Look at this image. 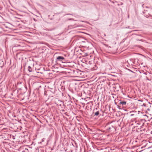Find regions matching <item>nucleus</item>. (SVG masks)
Wrapping results in <instances>:
<instances>
[{
	"label": "nucleus",
	"mask_w": 152,
	"mask_h": 152,
	"mask_svg": "<svg viewBox=\"0 0 152 152\" xmlns=\"http://www.w3.org/2000/svg\"><path fill=\"white\" fill-rule=\"evenodd\" d=\"M64 58L62 56H58L56 58V60L57 61H61L62 60H64Z\"/></svg>",
	"instance_id": "f257e3e1"
},
{
	"label": "nucleus",
	"mask_w": 152,
	"mask_h": 152,
	"mask_svg": "<svg viewBox=\"0 0 152 152\" xmlns=\"http://www.w3.org/2000/svg\"><path fill=\"white\" fill-rule=\"evenodd\" d=\"M120 104H121L122 105H125L126 104V102L125 101L121 102H120Z\"/></svg>",
	"instance_id": "f03ea898"
},
{
	"label": "nucleus",
	"mask_w": 152,
	"mask_h": 152,
	"mask_svg": "<svg viewBox=\"0 0 152 152\" xmlns=\"http://www.w3.org/2000/svg\"><path fill=\"white\" fill-rule=\"evenodd\" d=\"M28 71L29 72H31V71H32V69H31V67L30 66H29L28 67Z\"/></svg>",
	"instance_id": "7ed1b4c3"
},
{
	"label": "nucleus",
	"mask_w": 152,
	"mask_h": 152,
	"mask_svg": "<svg viewBox=\"0 0 152 152\" xmlns=\"http://www.w3.org/2000/svg\"><path fill=\"white\" fill-rule=\"evenodd\" d=\"M99 111H97L96 112L95 114H94V115H99Z\"/></svg>",
	"instance_id": "20e7f679"
},
{
	"label": "nucleus",
	"mask_w": 152,
	"mask_h": 152,
	"mask_svg": "<svg viewBox=\"0 0 152 152\" xmlns=\"http://www.w3.org/2000/svg\"><path fill=\"white\" fill-rule=\"evenodd\" d=\"M26 140H23V142H26Z\"/></svg>",
	"instance_id": "39448f33"
},
{
	"label": "nucleus",
	"mask_w": 152,
	"mask_h": 152,
	"mask_svg": "<svg viewBox=\"0 0 152 152\" xmlns=\"http://www.w3.org/2000/svg\"><path fill=\"white\" fill-rule=\"evenodd\" d=\"M27 136H26V135H25L24 136V137H27Z\"/></svg>",
	"instance_id": "423d86ee"
}]
</instances>
